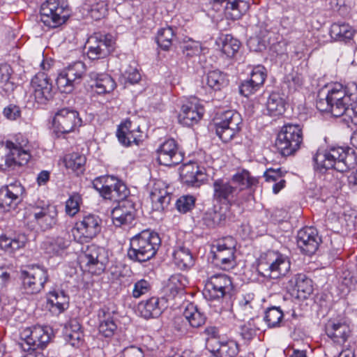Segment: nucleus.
I'll list each match as a JSON object with an SVG mask.
<instances>
[{"label": "nucleus", "instance_id": "nucleus-1", "mask_svg": "<svg viewBox=\"0 0 357 357\" xmlns=\"http://www.w3.org/2000/svg\"><path fill=\"white\" fill-rule=\"evenodd\" d=\"M323 91L319 92L316 107L321 112L331 114L333 116H342L346 107L352 100H357V83L351 82L344 87L341 84L331 85L327 93L321 97Z\"/></svg>", "mask_w": 357, "mask_h": 357}, {"label": "nucleus", "instance_id": "nucleus-2", "mask_svg": "<svg viewBox=\"0 0 357 357\" xmlns=\"http://www.w3.org/2000/svg\"><path fill=\"white\" fill-rule=\"evenodd\" d=\"M314 168L321 173L328 169L344 172L354 168L357 157L354 151L349 147H333L328 150L319 149L313 156Z\"/></svg>", "mask_w": 357, "mask_h": 357}, {"label": "nucleus", "instance_id": "nucleus-3", "mask_svg": "<svg viewBox=\"0 0 357 357\" xmlns=\"http://www.w3.org/2000/svg\"><path fill=\"white\" fill-rule=\"evenodd\" d=\"M258 179L247 170H242L232 176L230 181L218 178L213 182V198L222 204H231L236 200L239 192L257 185Z\"/></svg>", "mask_w": 357, "mask_h": 357}, {"label": "nucleus", "instance_id": "nucleus-4", "mask_svg": "<svg viewBox=\"0 0 357 357\" xmlns=\"http://www.w3.org/2000/svg\"><path fill=\"white\" fill-rule=\"evenodd\" d=\"M160 243L158 233L144 229L130 238L128 257L133 261H147L155 256Z\"/></svg>", "mask_w": 357, "mask_h": 357}, {"label": "nucleus", "instance_id": "nucleus-5", "mask_svg": "<svg viewBox=\"0 0 357 357\" xmlns=\"http://www.w3.org/2000/svg\"><path fill=\"white\" fill-rule=\"evenodd\" d=\"M8 153L0 160V169L4 172L26 165L31 158L28 139L19 133L6 142Z\"/></svg>", "mask_w": 357, "mask_h": 357}, {"label": "nucleus", "instance_id": "nucleus-6", "mask_svg": "<svg viewBox=\"0 0 357 357\" xmlns=\"http://www.w3.org/2000/svg\"><path fill=\"white\" fill-rule=\"evenodd\" d=\"M93 187L99 192L100 196L118 204L128 202L126 198L130 195V190L126 184L113 176H102L93 181Z\"/></svg>", "mask_w": 357, "mask_h": 357}, {"label": "nucleus", "instance_id": "nucleus-7", "mask_svg": "<svg viewBox=\"0 0 357 357\" xmlns=\"http://www.w3.org/2000/svg\"><path fill=\"white\" fill-rule=\"evenodd\" d=\"M303 131L298 124L284 125L275 140V147L282 155H291L296 153L303 143Z\"/></svg>", "mask_w": 357, "mask_h": 357}, {"label": "nucleus", "instance_id": "nucleus-8", "mask_svg": "<svg viewBox=\"0 0 357 357\" xmlns=\"http://www.w3.org/2000/svg\"><path fill=\"white\" fill-rule=\"evenodd\" d=\"M236 241L230 236L214 242L211 248L213 262L221 269L229 271L236 266Z\"/></svg>", "mask_w": 357, "mask_h": 357}, {"label": "nucleus", "instance_id": "nucleus-9", "mask_svg": "<svg viewBox=\"0 0 357 357\" xmlns=\"http://www.w3.org/2000/svg\"><path fill=\"white\" fill-rule=\"evenodd\" d=\"M40 21L50 28H56L68 20L70 12L64 0H47L40 7Z\"/></svg>", "mask_w": 357, "mask_h": 357}, {"label": "nucleus", "instance_id": "nucleus-10", "mask_svg": "<svg viewBox=\"0 0 357 357\" xmlns=\"http://www.w3.org/2000/svg\"><path fill=\"white\" fill-rule=\"evenodd\" d=\"M108 258L105 250L96 245H88L79 256V264L84 271L100 275L104 272Z\"/></svg>", "mask_w": 357, "mask_h": 357}, {"label": "nucleus", "instance_id": "nucleus-11", "mask_svg": "<svg viewBox=\"0 0 357 357\" xmlns=\"http://www.w3.org/2000/svg\"><path fill=\"white\" fill-rule=\"evenodd\" d=\"M102 220L95 214L88 213L77 221L72 229L74 239L80 243H87L96 237L101 231Z\"/></svg>", "mask_w": 357, "mask_h": 357}, {"label": "nucleus", "instance_id": "nucleus-12", "mask_svg": "<svg viewBox=\"0 0 357 357\" xmlns=\"http://www.w3.org/2000/svg\"><path fill=\"white\" fill-rule=\"evenodd\" d=\"M86 66L82 61H75L65 67L58 75L56 83L58 89L66 93H71L80 84L85 74Z\"/></svg>", "mask_w": 357, "mask_h": 357}, {"label": "nucleus", "instance_id": "nucleus-13", "mask_svg": "<svg viewBox=\"0 0 357 357\" xmlns=\"http://www.w3.org/2000/svg\"><path fill=\"white\" fill-rule=\"evenodd\" d=\"M20 335L24 350L43 349L52 338V329L49 326H34L24 329Z\"/></svg>", "mask_w": 357, "mask_h": 357}, {"label": "nucleus", "instance_id": "nucleus-14", "mask_svg": "<svg viewBox=\"0 0 357 357\" xmlns=\"http://www.w3.org/2000/svg\"><path fill=\"white\" fill-rule=\"evenodd\" d=\"M52 124L54 132L59 136V134L73 132L76 128L82 126V120L77 110L63 107L55 112Z\"/></svg>", "mask_w": 357, "mask_h": 357}, {"label": "nucleus", "instance_id": "nucleus-15", "mask_svg": "<svg viewBox=\"0 0 357 357\" xmlns=\"http://www.w3.org/2000/svg\"><path fill=\"white\" fill-rule=\"evenodd\" d=\"M86 45L88 58L91 60L100 59L107 56L113 50L114 40L111 35L95 33L89 37Z\"/></svg>", "mask_w": 357, "mask_h": 357}, {"label": "nucleus", "instance_id": "nucleus-16", "mask_svg": "<svg viewBox=\"0 0 357 357\" xmlns=\"http://www.w3.org/2000/svg\"><path fill=\"white\" fill-rule=\"evenodd\" d=\"M29 90L31 96L39 104H46L54 96L52 84L44 73H38L33 77Z\"/></svg>", "mask_w": 357, "mask_h": 357}, {"label": "nucleus", "instance_id": "nucleus-17", "mask_svg": "<svg viewBox=\"0 0 357 357\" xmlns=\"http://www.w3.org/2000/svg\"><path fill=\"white\" fill-rule=\"evenodd\" d=\"M232 289V282L225 274H215L211 276L205 284L204 296L208 299L216 300L223 298Z\"/></svg>", "mask_w": 357, "mask_h": 357}, {"label": "nucleus", "instance_id": "nucleus-18", "mask_svg": "<svg viewBox=\"0 0 357 357\" xmlns=\"http://www.w3.org/2000/svg\"><path fill=\"white\" fill-rule=\"evenodd\" d=\"M264 265V276L278 279L285 276L290 271V261L288 257L277 252H269L266 255Z\"/></svg>", "mask_w": 357, "mask_h": 357}, {"label": "nucleus", "instance_id": "nucleus-19", "mask_svg": "<svg viewBox=\"0 0 357 357\" xmlns=\"http://www.w3.org/2000/svg\"><path fill=\"white\" fill-rule=\"evenodd\" d=\"M31 215L35 222L43 230L50 229L57 223L58 211L54 205L38 202L33 207Z\"/></svg>", "mask_w": 357, "mask_h": 357}, {"label": "nucleus", "instance_id": "nucleus-20", "mask_svg": "<svg viewBox=\"0 0 357 357\" xmlns=\"http://www.w3.org/2000/svg\"><path fill=\"white\" fill-rule=\"evenodd\" d=\"M22 287L26 294L39 292L47 280V271L40 267H33L22 272Z\"/></svg>", "mask_w": 357, "mask_h": 357}, {"label": "nucleus", "instance_id": "nucleus-21", "mask_svg": "<svg viewBox=\"0 0 357 357\" xmlns=\"http://www.w3.org/2000/svg\"><path fill=\"white\" fill-rule=\"evenodd\" d=\"M158 162L165 166L179 164L183 159V153L178 151V144L173 139H169L162 143L156 149Z\"/></svg>", "mask_w": 357, "mask_h": 357}, {"label": "nucleus", "instance_id": "nucleus-22", "mask_svg": "<svg viewBox=\"0 0 357 357\" xmlns=\"http://www.w3.org/2000/svg\"><path fill=\"white\" fill-rule=\"evenodd\" d=\"M204 113V107L197 98H191L181 107L178 119L181 124L191 126L197 123Z\"/></svg>", "mask_w": 357, "mask_h": 357}, {"label": "nucleus", "instance_id": "nucleus-23", "mask_svg": "<svg viewBox=\"0 0 357 357\" xmlns=\"http://www.w3.org/2000/svg\"><path fill=\"white\" fill-rule=\"evenodd\" d=\"M296 242L303 253L311 255L317 250L321 239L316 228L306 227L298 231Z\"/></svg>", "mask_w": 357, "mask_h": 357}, {"label": "nucleus", "instance_id": "nucleus-24", "mask_svg": "<svg viewBox=\"0 0 357 357\" xmlns=\"http://www.w3.org/2000/svg\"><path fill=\"white\" fill-rule=\"evenodd\" d=\"M24 188L18 181L10 183L0 189V207L6 211L15 208L22 201Z\"/></svg>", "mask_w": 357, "mask_h": 357}, {"label": "nucleus", "instance_id": "nucleus-25", "mask_svg": "<svg viewBox=\"0 0 357 357\" xmlns=\"http://www.w3.org/2000/svg\"><path fill=\"white\" fill-rule=\"evenodd\" d=\"M180 177L188 185L199 186L206 179L205 169L197 163L184 164L180 168Z\"/></svg>", "mask_w": 357, "mask_h": 357}, {"label": "nucleus", "instance_id": "nucleus-26", "mask_svg": "<svg viewBox=\"0 0 357 357\" xmlns=\"http://www.w3.org/2000/svg\"><path fill=\"white\" fill-rule=\"evenodd\" d=\"M236 301L238 313L245 317L255 315L259 309V300L253 292L238 294Z\"/></svg>", "mask_w": 357, "mask_h": 357}, {"label": "nucleus", "instance_id": "nucleus-27", "mask_svg": "<svg viewBox=\"0 0 357 357\" xmlns=\"http://www.w3.org/2000/svg\"><path fill=\"white\" fill-rule=\"evenodd\" d=\"M99 319V333L106 337H112L117 330L115 311L107 306L100 308L98 314Z\"/></svg>", "mask_w": 357, "mask_h": 357}, {"label": "nucleus", "instance_id": "nucleus-28", "mask_svg": "<svg viewBox=\"0 0 357 357\" xmlns=\"http://www.w3.org/2000/svg\"><path fill=\"white\" fill-rule=\"evenodd\" d=\"M113 223L116 227L130 225L135 220V208L130 202L118 204L112 211Z\"/></svg>", "mask_w": 357, "mask_h": 357}, {"label": "nucleus", "instance_id": "nucleus-29", "mask_svg": "<svg viewBox=\"0 0 357 357\" xmlns=\"http://www.w3.org/2000/svg\"><path fill=\"white\" fill-rule=\"evenodd\" d=\"M327 335L335 343L343 344L351 335V328L346 322L332 321L326 327Z\"/></svg>", "mask_w": 357, "mask_h": 357}, {"label": "nucleus", "instance_id": "nucleus-30", "mask_svg": "<svg viewBox=\"0 0 357 357\" xmlns=\"http://www.w3.org/2000/svg\"><path fill=\"white\" fill-rule=\"evenodd\" d=\"M166 300L158 297H151L139 304V310L145 319L159 317L165 307Z\"/></svg>", "mask_w": 357, "mask_h": 357}, {"label": "nucleus", "instance_id": "nucleus-31", "mask_svg": "<svg viewBox=\"0 0 357 357\" xmlns=\"http://www.w3.org/2000/svg\"><path fill=\"white\" fill-rule=\"evenodd\" d=\"M188 280L181 274H174L169 277L163 287V292L166 300L174 298L178 294H183Z\"/></svg>", "mask_w": 357, "mask_h": 357}, {"label": "nucleus", "instance_id": "nucleus-32", "mask_svg": "<svg viewBox=\"0 0 357 357\" xmlns=\"http://www.w3.org/2000/svg\"><path fill=\"white\" fill-rule=\"evenodd\" d=\"M289 283L297 291L296 296L300 299H306L313 291L312 281L304 274L295 275Z\"/></svg>", "mask_w": 357, "mask_h": 357}, {"label": "nucleus", "instance_id": "nucleus-33", "mask_svg": "<svg viewBox=\"0 0 357 357\" xmlns=\"http://www.w3.org/2000/svg\"><path fill=\"white\" fill-rule=\"evenodd\" d=\"M91 79L94 81L91 87L98 94H105L112 92L116 87V83L113 78L105 73L91 72L89 74Z\"/></svg>", "mask_w": 357, "mask_h": 357}, {"label": "nucleus", "instance_id": "nucleus-34", "mask_svg": "<svg viewBox=\"0 0 357 357\" xmlns=\"http://www.w3.org/2000/svg\"><path fill=\"white\" fill-rule=\"evenodd\" d=\"M225 3V16L232 20L241 18L250 8L249 0H227Z\"/></svg>", "mask_w": 357, "mask_h": 357}, {"label": "nucleus", "instance_id": "nucleus-35", "mask_svg": "<svg viewBox=\"0 0 357 357\" xmlns=\"http://www.w3.org/2000/svg\"><path fill=\"white\" fill-rule=\"evenodd\" d=\"M163 186L164 184L160 182L155 183L150 193L153 206L158 211L164 210L171 201V195Z\"/></svg>", "mask_w": 357, "mask_h": 357}, {"label": "nucleus", "instance_id": "nucleus-36", "mask_svg": "<svg viewBox=\"0 0 357 357\" xmlns=\"http://www.w3.org/2000/svg\"><path fill=\"white\" fill-rule=\"evenodd\" d=\"M27 241L28 238L24 234H19L13 237L2 235L0 236V248L8 254H13L16 250L23 248Z\"/></svg>", "mask_w": 357, "mask_h": 357}, {"label": "nucleus", "instance_id": "nucleus-37", "mask_svg": "<svg viewBox=\"0 0 357 357\" xmlns=\"http://www.w3.org/2000/svg\"><path fill=\"white\" fill-rule=\"evenodd\" d=\"M286 102L284 96L279 92H272L268 97L266 107L270 116H279L285 111Z\"/></svg>", "mask_w": 357, "mask_h": 357}, {"label": "nucleus", "instance_id": "nucleus-38", "mask_svg": "<svg viewBox=\"0 0 357 357\" xmlns=\"http://www.w3.org/2000/svg\"><path fill=\"white\" fill-rule=\"evenodd\" d=\"M175 265L181 270L191 268L195 263L193 255L189 248L179 247L173 253Z\"/></svg>", "mask_w": 357, "mask_h": 357}, {"label": "nucleus", "instance_id": "nucleus-39", "mask_svg": "<svg viewBox=\"0 0 357 357\" xmlns=\"http://www.w3.org/2000/svg\"><path fill=\"white\" fill-rule=\"evenodd\" d=\"M183 317L188 321L192 328H199L204 324L206 316L193 303H188L183 312Z\"/></svg>", "mask_w": 357, "mask_h": 357}, {"label": "nucleus", "instance_id": "nucleus-40", "mask_svg": "<svg viewBox=\"0 0 357 357\" xmlns=\"http://www.w3.org/2000/svg\"><path fill=\"white\" fill-rule=\"evenodd\" d=\"M69 245V241L62 237L50 238L44 241L42 248L50 256L61 255Z\"/></svg>", "mask_w": 357, "mask_h": 357}, {"label": "nucleus", "instance_id": "nucleus-41", "mask_svg": "<svg viewBox=\"0 0 357 357\" xmlns=\"http://www.w3.org/2000/svg\"><path fill=\"white\" fill-rule=\"evenodd\" d=\"M131 122L126 121L121 123L116 131V137L119 142L125 146H130L132 143L139 144L140 139H139L135 135L132 130H130Z\"/></svg>", "mask_w": 357, "mask_h": 357}, {"label": "nucleus", "instance_id": "nucleus-42", "mask_svg": "<svg viewBox=\"0 0 357 357\" xmlns=\"http://www.w3.org/2000/svg\"><path fill=\"white\" fill-rule=\"evenodd\" d=\"M284 173L280 168L267 169L264 173L265 181L268 183H274L273 192L278 194L285 186L286 181L283 178Z\"/></svg>", "mask_w": 357, "mask_h": 357}, {"label": "nucleus", "instance_id": "nucleus-43", "mask_svg": "<svg viewBox=\"0 0 357 357\" xmlns=\"http://www.w3.org/2000/svg\"><path fill=\"white\" fill-rule=\"evenodd\" d=\"M221 52L227 57H233L240 48V42L231 35L221 37L216 42Z\"/></svg>", "mask_w": 357, "mask_h": 357}, {"label": "nucleus", "instance_id": "nucleus-44", "mask_svg": "<svg viewBox=\"0 0 357 357\" xmlns=\"http://www.w3.org/2000/svg\"><path fill=\"white\" fill-rule=\"evenodd\" d=\"M206 84L215 91H220L228 84L227 76L219 70L209 71L206 77Z\"/></svg>", "mask_w": 357, "mask_h": 357}, {"label": "nucleus", "instance_id": "nucleus-45", "mask_svg": "<svg viewBox=\"0 0 357 357\" xmlns=\"http://www.w3.org/2000/svg\"><path fill=\"white\" fill-rule=\"evenodd\" d=\"M354 31L347 24L334 23L330 29L331 37L337 41H347L352 38Z\"/></svg>", "mask_w": 357, "mask_h": 357}, {"label": "nucleus", "instance_id": "nucleus-46", "mask_svg": "<svg viewBox=\"0 0 357 357\" xmlns=\"http://www.w3.org/2000/svg\"><path fill=\"white\" fill-rule=\"evenodd\" d=\"M47 303L52 308H56L59 313L63 312L69 306V297L63 291H50Z\"/></svg>", "mask_w": 357, "mask_h": 357}, {"label": "nucleus", "instance_id": "nucleus-47", "mask_svg": "<svg viewBox=\"0 0 357 357\" xmlns=\"http://www.w3.org/2000/svg\"><path fill=\"white\" fill-rule=\"evenodd\" d=\"M241 123L242 118L238 112L234 110H227L222 113L220 118L216 119L215 126L241 127Z\"/></svg>", "mask_w": 357, "mask_h": 357}, {"label": "nucleus", "instance_id": "nucleus-48", "mask_svg": "<svg viewBox=\"0 0 357 357\" xmlns=\"http://www.w3.org/2000/svg\"><path fill=\"white\" fill-rule=\"evenodd\" d=\"M283 317V312L279 307H271L266 310L264 320L268 328H278L281 326Z\"/></svg>", "mask_w": 357, "mask_h": 357}, {"label": "nucleus", "instance_id": "nucleus-49", "mask_svg": "<svg viewBox=\"0 0 357 357\" xmlns=\"http://www.w3.org/2000/svg\"><path fill=\"white\" fill-rule=\"evenodd\" d=\"M66 167L73 171H79L82 173L86 161V157L78 153H73L66 156L64 159Z\"/></svg>", "mask_w": 357, "mask_h": 357}, {"label": "nucleus", "instance_id": "nucleus-50", "mask_svg": "<svg viewBox=\"0 0 357 357\" xmlns=\"http://www.w3.org/2000/svg\"><path fill=\"white\" fill-rule=\"evenodd\" d=\"M174 39L175 35L172 28L167 26L158 31L156 41L161 48L167 50L172 46Z\"/></svg>", "mask_w": 357, "mask_h": 357}, {"label": "nucleus", "instance_id": "nucleus-51", "mask_svg": "<svg viewBox=\"0 0 357 357\" xmlns=\"http://www.w3.org/2000/svg\"><path fill=\"white\" fill-rule=\"evenodd\" d=\"M225 219L226 215L222 211L213 210L204 213L203 222L206 227L213 228L222 225Z\"/></svg>", "mask_w": 357, "mask_h": 357}, {"label": "nucleus", "instance_id": "nucleus-52", "mask_svg": "<svg viewBox=\"0 0 357 357\" xmlns=\"http://www.w3.org/2000/svg\"><path fill=\"white\" fill-rule=\"evenodd\" d=\"M215 133L225 143L230 142L241 130V127L215 126Z\"/></svg>", "mask_w": 357, "mask_h": 357}, {"label": "nucleus", "instance_id": "nucleus-53", "mask_svg": "<svg viewBox=\"0 0 357 357\" xmlns=\"http://www.w3.org/2000/svg\"><path fill=\"white\" fill-rule=\"evenodd\" d=\"M217 352L220 357H234L238 352V344L233 340L220 342Z\"/></svg>", "mask_w": 357, "mask_h": 357}, {"label": "nucleus", "instance_id": "nucleus-54", "mask_svg": "<svg viewBox=\"0 0 357 357\" xmlns=\"http://www.w3.org/2000/svg\"><path fill=\"white\" fill-rule=\"evenodd\" d=\"M13 70L11 67L6 64H0V86L4 87L5 91L13 89V84L10 82Z\"/></svg>", "mask_w": 357, "mask_h": 357}, {"label": "nucleus", "instance_id": "nucleus-55", "mask_svg": "<svg viewBox=\"0 0 357 357\" xmlns=\"http://www.w3.org/2000/svg\"><path fill=\"white\" fill-rule=\"evenodd\" d=\"M202 48L199 42L189 40L185 42L182 45V51L185 56L191 58L199 56L202 52Z\"/></svg>", "mask_w": 357, "mask_h": 357}, {"label": "nucleus", "instance_id": "nucleus-56", "mask_svg": "<svg viewBox=\"0 0 357 357\" xmlns=\"http://www.w3.org/2000/svg\"><path fill=\"white\" fill-rule=\"evenodd\" d=\"M151 290V284L149 281L145 279H141L134 284L132 291V296L135 298H139L146 295Z\"/></svg>", "mask_w": 357, "mask_h": 357}, {"label": "nucleus", "instance_id": "nucleus-57", "mask_svg": "<svg viewBox=\"0 0 357 357\" xmlns=\"http://www.w3.org/2000/svg\"><path fill=\"white\" fill-rule=\"evenodd\" d=\"M82 201L78 194H73L66 202L65 211L69 216L75 215L79 211V204Z\"/></svg>", "mask_w": 357, "mask_h": 357}, {"label": "nucleus", "instance_id": "nucleus-58", "mask_svg": "<svg viewBox=\"0 0 357 357\" xmlns=\"http://www.w3.org/2000/svg\"><path fill=\"white\" fill-rule=\"evenodd\" d=\"M195 198L192 195H183L177 199L176 207L177 210L185 213L192 210L195 206Z\"/></svg>", "mask_w": 357, "mask_h": 357}, {"label": "nucleus", "instance_id": "nucleus-59", "mask_svg": "<svg viewBox=\"0 0 357 357\" xmlns=\"http://www.w3.org/2000/svg\"><path fill=\"white\" fill-rule=\"evenodd\" d=\"M343 121H345L348 126L349 123L357 125V100H352L349 105L346 107V111L342 115Z\"/></svg>", "mask_w": 357, "mask_h": 357}, {"label": "nucleus", "instance_id": "nucleus-60", "mask_svg": "<svg viewBox=\"0 0 357 357\" xmlns=\"http://www.w3.org/2000/svg\"><path fill=\"white\" fill-rule=\"evenodd\" d=\"M259 328L257 327L255 320L250 318V320L241 328V335L245 340H252L256 335Z\"/></svg>", "mask_w": 357, "mask_h": 357}, {"label": "nucleus", "instance_id": "nucleus-61", "mask_svg": "<svg viewBox=\"0 0 357 357\" xmlns=\"http://www.w3.org/2000/svg\"><path fill=\"white\" fill-rule=\"evenodd\" d=\"M266 77V69L262 66H255L251 73L250 79L255 86L260 88L263 85Z\"/></svg>", "mask_w": 357, "mask_h": 357}, {"label": "nucleus", "instance_id": "nucleus-62", "mask_svg": "<svg viewBox=\"0 0 357 357\" xmlns=\"http://www.w3.org/2000/svg\"><path fill=\"white\" fill-rule=\"evenodd\" d=\"M284 82L289 91H296L303 84V77L296 72L288 74L284 78Z\"/></svg>", "mask_w": 357, "mask_h": 357}, {"label": "nucleus", "instance_id": "nucleus-63", "mask_svg": "<svg viewBox=\"0 0 357 357\" xmlns=\"http://www.w3.org/2000/svg\"><path fill=\"white\" fill-rule=\"evenodd\" d=\"M247 43L250 50L254 52H261L269 44L266 42V39H262L257 36L250 38Z\"/></svg>", "mask_w": 357, "mask_h": 357}, {"label": "nucleus", "instance_id": "nucleus-64", "mask_svg": "<svg viewBox=\"0 0 357 357\" xmlns=\"http://www.w3.org/2000/svg\"><path fill=\"white\" fill-rule=\"evenodd\" d=\"M174 325L175 329L179 332L181 335H187L191 332L190 328L192 327L188 324V321L183 316L176 318Z\"/></svg>", "mask_w": 357, "mask_h": 357}]
</instances>
